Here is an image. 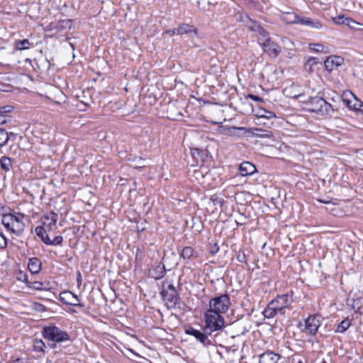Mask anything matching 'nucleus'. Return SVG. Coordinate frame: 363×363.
Segmentation results:
<instances>
[{"label": "nucleus", "instance_id": "nucleus-40", "mask_svg": "<svg viewBox=\"0 0 363 363\" xmlns=\"http://www.w3.org/2000/svg\"><path fill=\"white\" fill-rule=\"evenodd\" d=\"M16 279L18 281L25 282L27 285L29 283L28 275L23 272L22 271H19L16 274Z\"/></svg>", "mask_w": 363, "mask_h": 363}, {"label": "nucleus", "instance_id": "nucleus-33", "mask_svg": "<svg viewBox=\"0 0 363 363\" xmlns=\"http://www.w3.org/2000/svg\"><path fill=\"white\" fill-rule=\"evenodd\" d=\"M245 23L244 25L251 30H256L257 24L256 21L252 20L249 16L245 17Z\"/></svg>", "mask_w": 363, "mask_h": 363}, {"label": "nucleus", "instance_id": "nucleus-8", "mask_svg": "<svg viewBox=\"0 0 363 363\" xmlns=\"http://www.w3.org/2000/svg\"><path fill=\"white\" fill-rule=\"evenodd\" d=\"M293 302L291 296L283 294L278 296L275 299L271 301L272 306L276 307L277 311L281 312L284 308H288Z\"/></svg>", "mask_w": 363, "mask_h": 363}, {"label": "nucleus", "instance_id": "nucleus-41", "mask_svg": "<svg viewBox=\"0 0 363 363\" xmlns=\"http://www.w3.org/2000/svg\"><path fill=\"white\" fill-rule=\"evenodd\" d=\"M255 30H257L259 35L260 37L263 38L264 39V40L267 38H269L268 35V33L267 30H265L262 27H259L258 25L257 26V29Z\"/></svg>", "mask_w": 363, "mask_h": 363}, {"label": "nucleus", "instance_id": "nucleus-53", "mask_svg": "<svg viewBox=\"0 0 363 363\" xmlns=\"http://www.w3.org/2000/svg\"><path fill=\"white\" fill-rule=\"evenodd\" d=\"M316 58H314V57H311L310 60H313V63H316V61H315Z\"/></svg>", "mask_w": 363, "mask_h": 363}, {"label": "nucleus", "instance_id": "nucleus-13", "mask_svg": "<svg viewBox=\"0 0 363 363\" xmlns=\"http://www.w3.org/2000/svg\"><path fill=\"white\" fill-rule=\"evenodd\" d=\"M161 296L169 308H174L178 303L177 293H171L166 291H161Z\"/></svg>", "mask_w": 363, "mask_h": 363}, {"label": "nucleus", "instance_id": "nucleus-39", "mask_svg": "<svg viewBox=\"0 0 363 363\" xmlns=\"http://www.w3.org/2000/svg\"><path fill=\"white\" fill-rule=\"evenodd\" d=\"M45 219L49 220L50 222L49 225H55L57 221V214L53 212H51L48 216L45 217Z\"/></svg>", "mask_w": 363, "mask_h": 363}, {"label": "nucleus", "instance_id": "nucleus-18", "mask_svg": "<svg viewBox=\"0 0 363 363\" xmlns=\"http://www.w3.org/2000/svg\"><path fill=\"white\" fill-rule=\"evenodd\" d=\"M240 172L243 177L251 175L256 171L255 166L250 162H243L240 165Z\"/></svg>", "mask_w": 363, "mask_h": 363}, {"label": "nucleus", "instance_id": "nucleus-43", "mask_svg": "<svg viewBox=\"0 0 363 363\" xmlns=\"http://www.w3.org/2000/svg\"><path fill=\"white\" fill-rule=\"evenodd\" d=\"M357 25H359V23L357 21L352 18H347L346 26L351 28H355V26Z\"/></svg>", "mask_w": 363, "mask_h": 363}, {"label": "nucleus", "instance_id": "nucleus-35", "mask_svg": "<svg viewBox=\"0 0 363 363\" xmlns=\"http://www.w3.org/2000/svg\"><path fill=\"white\" fill-rule=\"evenodd\" d=\"M9 135L3 129H0V147L4 146L9 140Z\"/></svg>", "mask_w": 363, "mask_h": 363}, {"label": "nucleus", "instance_id": "nucleus-49", "mask_svg": "<svg viewBox=\"0 0 363 363\" xmlns=\"http://www.w3.org/2000/svg\"><path fill=\"white\" fill-rule=\"evenodd\" d=\"M166 33H168L170 35H173L174 34H177V28L176 29L168 30L166 31Z\"/></svg>", "mask_w": 363, "mask_h": 363}, {"label": "nucleus", "instance_id": "nucleus-21", "mask_svg": "<svg viewBox=\"0 0 363 363\" xmlns=\"http://www.w3.org/2000/svg\"><path fill=\"white\" fill-rule=\"evenodd\" d=\"M278 313L276 307L272 306L271 302L268 304L267 307L264 310L263 315L266 318H274Z\"/></svg>", "mask_w": 363, "mask_h": 363}, {"label": "nucleus", "instance_id": "nucleus-24", "mask_svg": "<svg viewBox=\"0 0 363 363\" xmlns=\"http://www.w3.org/2000/svg\"><path fill=\"white\" fill-rule=\"evenodd\" d=\"M0 164L3 170L9 172L12 167V160L9 157L3 156L0 160Z\"/></svg>", "mask_w": 363, "mask_h": 363}, {"label": "nucleus", "instance_id": "nucleus-56", "mask_svg": "<svg viewBox=\"0 0 363 363\" xmlns=\"http://www.w3.org/2000/svg\"><path fill=\"white\" fill-rule=\"evenodd\" d=\"M5 121H5V119H4V120H2V121H1V123H4Z\"/></svg>", "mask_w": 363, "mask_h": 363}, {"label": "nucleus", "instance_id": "nucleus-36", "mask_svg": "<svg viewBox=\"0 0 363 363\" xmlns=\"http://www.w3.org/2000/svg\"><path fill=\"white\" fill-rule=\"evenodd\" d=\"M333 21L337 25H346L347 18L344 15H339L333 17Z\"/></svg>", "mask_w": 363, "mask_h": 363}, {"label": "nucleus", "instance_id": "nucleus-28", "mask_svg": "<svg viewBox=\"0 0 363 363\" xmlns=\"http://www.w3.org/2000/svg\"><path fill=\"white\" fill-rule=\"evenodd\" d=\"M46 348L45 342L40 339H35L33 341V349L35 352H44Z\"/></svg>", "mask_w": 363, "mask_h": 363}, {"label": "nucleus", "instance_id": "nucleus-37", "mask_svg": "<svg viewBox=\"0 0 363 363\" xmlns=\"http://www.w3.org/2000/svg\"><path fill=\"white\" fill-rule=\"evenodd\" d=\"M16 108L13 105H6L0 107V113H10L16 111Z\"/></svg>", "mask_w": 363, "mask_h": 363}, {"label": "nucleus", "instance_id": "nucleus-4", "mask_svg": "<svg viewBox=\"0 0 363 363\" xmlns=\"http://www.w3.org/2000/svg\"><path fill=\"white\" fill-rule=\"evenodd\" d=\"M230 306V301L228 295L223 294L220 296L213 298L209 301V308L208 310H211L221 315L228 311Z\"/></svg>", "mask_w": 363, "mask_h": 363}, {"label": "nucleus", "instance_id": "nucleus-31", "mask_svg": "<svg viewBox=\"0 0 363 363\" xmlns=\"http://www.w3.org/2000/svg\"><path fill=\"white\" fill-rule=\"evenodd\" d=\"M350 325L351 324L350 320L347 318L345 319L338 324L336 332L342 333L349 328Z\"/></svg>", "mask_w": 363, "mask_h": 363}, {"label": "nucleus", "instance_id": "nucleus-23", "mask_svg": "<svg viewBox=\"0 0 363 363\" xmlns=\"http://www.w3.org/2000/svg\"><path fill=\"white\" fill-rule=\"evenodd\" d=\"M255 116H256L255 123L258 125L263 124L264 125H268L267 122L273 117L276 118V116H277V115H270L269 116L267 115H255Z\"/></svg>", "mask_w": 363, "mask_h": 363}, {"label": "nucleus", "instance_id": "nucleus-52", "mask_svg": "<svg viewBox=\"0 0 363 363\" xmlns=\"http://www.w3.org/2000/svg\"><path fill=\"white\" fill-rule=\"evenodd\" d=\"M213 202H214L215 204L216 203H220V201H218V199H213Z\"/></svg>", "mask_w": 363, "mask_h": 363}, {"label": "nucleus", "instance_id": "nucleus-27", "mask_svg": "<svg viewBox=\"0 0 363 363\" xmlns=\"http://www.w3.org/2000/svg\"><path fill=\"white\" fill-rule=\"evenodd\" d=\"M309 48L311 50H313L317 52H323V53H328V48L318 43H311L309 44Z\"/></svg>", "mask_w": 363, "mask_h": 363}, {"label": "nucleus", "instance_id": "nucleus-2", "mask_svg": "<svg viewBox=\"0 0 363 363\" xmlns=\"http://www.w3.org/2000/svg\"><path fill=\"white\" fill-rule=\"evenodd\" d=\"M25 216L23 213H5L2 216L1 223L8 231L21 236L25 230Z\"/></svg>", "mask_w": 363, "mask_h": 363}, {"label": "nucleus", "instance_id": "nucleus-25", "mask_svg": "<svg viewBox=\"0 0 363 363\" xmlns=\"http://www.w3.org/2000/svg\"><path fill=\"white\" fill-rule=\"evenodd\" d=\"M166 274V269L164 264H160L153 270V277L158 279L162 278Z\"/></svg>", "mask_w": 363, "mask_h": 363}, {"label": "nucleus", "instance_id": "nucleus-14", "mask_svg": "<svg viewBox=\"0 0 363 363\" xmlns=\"http://www.w3.org/2000/svg\"><path fill=\"white\" fill-rule=\"evenodd\" d=\"M344 59L340 56H330L324 61L325 69L331 72L343 63Z\"/></svg>", "mask_w": 363, "mask_h": 363}, {"label": "nucleus", "instance_id": "nucleus-57", "mask_svg": "<svg viewBox=\"0 0 363 363\" xmlns=\"http://www.w3.org/2000/svg\"><path fill=\"white\" fill-rule=\"evenodd\" d=\"M6 115H4V114L0 115V116H1V117H4Z\"/></svg>", "mask_w": 363, "mask_h": 363}, {"label": "nucleus", "instance_id": "nucleus-10", "mask_svg": "<svg viewBox=\"0 0 363 363\" xmlns=\"http://www.w3.org/2000/svg\"><path fill=\"white\" fill-rule=\"evenodd\" d=\"M186 333L188 335L194 336L204 347H208L213 345L212 341L208 337L209 335L208 333H205L203 330L200 331L193 328H190L186 330Z\"/></svg>", "mask_w": 363, "mask_h": 363}, {"label": "nucleus", "instance_id": "nucleus-32", "mask_svg": "<svg viewBox=\"0 0 363 363\" xmlns=\"http://www.w3.org/2000/svg\"><path fill=\"white\" fill-rule=\"evenodd\" d=\"M191 152L192 155V157L196 159L197 161L201 160L202 161L203 159V157L205 155V152L203 150L199 149V148H193L191 150Z\"/></svg>", "mask_w": 363, "mask_h": 363}, {"label": "nucleus", "instance_id": "nucleus-34", "mask_svg": "<svg viewBox=\"0 0 363 363\" xmlns=\"http://www.w3.org/2000/svg\"><path fill=\"white\" fill-rule=\"evenodd\" d=\"M44 285L45 284L40 281H29V283H28L27 286H28L29 288L35 289V290H43V289H45Z\"/></svg>", "mask_w": 363, "mask_h": 363}, {"label": "nucleus", "instance_id": "nucleus-55", "mask_svg": "<svg viewBox=\"0 0 363 363\" xmlns=\"http://www.w3.org/2000/svg\"><path fill=\"white\" fill-rule=\"evenodd\" d=\"M81 277V274H80V273H79V277ZM79 280H80V278H78L77 281H79Z\"/></svg>", "mask_w": 363, "mask_h": 363}, {"label": "nucleus", "instance_id": "nucleus-44", "mask_svg": "<svg viewBox=\"0 0 363 363\" xmlns=\"http://www.w3.org/2000/svg\"><path fill=\"white\" fill-rule=\"evenodd\" d=\"M162 291H166L171 293H177L174 286L172 284H168L167 289H164V286L163 285Z\"/></svg>", "mask_w": 363, "mask_h": 363}, {"label": "nucleus", "instance_id": "nucleus-30", "mask_svg": "<svg viewBox=\"0 0 363 363\" xmlns=\"http://www.w3.org/2000/svg\"><path fill=\"white\" fill-rule=\"evenodd\" d=\"M194 249L191 247H185L180 253V256L184 259H189L194 256Z\"/></svg>", "mask_w": 363, "mask_h": 363}, {"label": "nucleus", "instance_id": "nucleus-11", "mask_svg": "<svg viewBox=\"0 0 363 363\" xmlns=\"http://www.w3.org/2000/svg\"><path fill=\"white\" fill-rule=\"evenodd\" d=\"M60 298L61 301L67 305L82 306L79 303L78 296L69 291L62 292L60 294Z\"/></svg>", "mask_w": 363, "mask_h": 363}, {"label": "nucleus", "instance_id": "nucleus-19", "mask_svg": "<svg viewBox=\"0 0 363 363\" xmlns=\"http://www.w3.org/2000/svg\"><path fill=\"white\" fill-rule=\"evenodd\" d=\"M299 24L315 29H320L323 26L321 23L318 21L301 16L299 20Z\"/></svg>", "mask_w": 363, "mask_h": 363}, {"label": "nucleus", "instance_id": "nucleus-5", "mask_svg": "<svg viewBox=\"0 0 363 363\" xmlns=\"http://www.w3.org/2000/svg\"><path fill=\"white\" fill-rule=\"evenodd\" d=\"M221 133L231 137L242 138L255 135V130L258 129L245 128L244 127H235L227 125L221 126Z\"/></svg>", "mask_w": 363, "mask_h": 363}, {"label": "nucleus", "instance_id": "nucleus-3", "mask_svg": "<svg viewBox=\"0 0 363 363\" xmlns=\"http://www.w3.org/2000/svg\"><path fill=\"white\" fill-rule=\"evenodd\" d=\"M205 326L203 331L211 335L213 332L220 331L225 327L224 318L211 310H207L204 314Z\"/></svg>", "mask_w": 363, "mask_h": 363}, {"label": "nucleus", "instance_id": "nucleus-51", "mask_svg": "<svg viewBox=\"0 0 363 363\" xmlns=\"http://www.w3.org/2000/svg\"><path fill=\"white\" fill-rule=\"evenodd\" d=\"M358 111H359L362 113H363V103H362V106H359V108H358Z\"/></svg>", "mask_w": 363, "mask_h": 363}, {"label": "nucleus", "instance_id": "nucleus-54", "mask_svg": "<svg viewBox=\"0 0 363 363\" xmlns=\"http://www.w3.org/2000/svg\"><path fill=\"white\" fill-rule=\"evenodd\" d=\"M319 363H327L324 359H323L322 361H320Z\"/></svg>", "mask_w": 363, "mask_h": 363}, {"label": "nucleus", "instance_id": "nucleus-48", "mask_svg": "<svg viewBox=\"0 0 363 363\" xmlns=\"http://www.w3.org/2000/svg\"><path fill=\"white\" fill-rule=\"evenodd\" d=\"M237 259L239 262H245V255L244 254L238 255Z\"/></svg>", "mask_w": 363, "mask_h": 363}, {"label": "nucleus", "instance_id": "nucleus-29", "mask_svg": "<svg viewBox=\"0 0 363 363\" xmlns=\"http://www.w3.org/2000/svg\"><path fill=\"white\" fill-rule=\"evenodd\" d=\"M30 43L28 40L24 39L21 40H16L15 42V46L18 50H23L30 48Z\"/></svg>", "mask_w": 363, "mask_h": 363}, {"label": "nucleus", "instance_id": "nucleus-42", "mask_svg": "<svg viewBox=\"0 0 363 363\" xmlns=\"http://www.w3.org/2000/svg\"><path fill=\"white\" fill-rule=\"evenodd\" d=\"M6 246L7 239L2 233H0V249H4Z\"/></svg>", "mask_w": 363, "mask_h": 363}, {"label": "nucleus", "instance_id": "nucleus-17", "mask_svg": "<svg viewBox=\"0 0 363 363\" xmlns=\"http://www.w3.org/2000/svg\"><path fill=\"white\" fill-rule=\"evenodd\" d=\"M42 263L40 259L32 257L29 259L28 269L33 274H38L41 269Z\"/></svg>", "mask_w": 363, "mask_h": 363}, {"label": "nucleus", "instance_id": "nucleus-20", "mask_svg": "<svg viewBox=\"0 0 363 363\" xmlns=\"http://www.w3.org/2000/svg\"><path fill=\"white\" fill-rule=\"evenodd\" d=\"M301 16L294 12H286L281 16V19L286 23L299 24Z\"/></svg>", "mask_w": 363, "mask_h": 363}, {"label": "nucleus", "instance_id": "nucleus-22", "mask_svg": "<svg viewBox=\"0 0 363 363\" xmlns=\"http://www.w3.org/2000/svg\"><path fill=\"white\" fill-rule=\"evenodd\" d=\"M35 231L36 235L41 239V240L47 245L50 238L46 233L45 228L42 226H38L35 228Z\"/></svg>", "mask_w": 363, "mask_h": 363}, {"label": "nucleus", "instance_id": "nucleus-6", "mask_svg": "<svg viewBox=\"0 0 363 363\" xmlns=\"http://www.w3.org/2000/svg\"><path fill=\"white\" fill-rule=\"evenodd\" d=\"M321 316L319 315H310L305 320V329L303 331L310 335H315L320 325Z\"/></svg>", "mask_w": 363, "mask_h": 363}, {"label": "nucleus", "instance_id": "nucleus-9", "mask_svg": "<svg viewBox=\"0 0 363 363\" xmlns=\"http://www.w3.org/2000/svg\"><path fill=\"white\" fill-rule=\"evenodd\" d=\"M342 101L350 111H358L359 106H362V102L358 99L351 91L344 94Z\"/></svg>", "mask_w": 363, "mask_h": 363}, {"label": "nucleus", "instance_id": "nucleus-12", "mask_svg": "<svg viewBox=\"0 0 363 363\" xmlns=\"http://www.w3.org/2000/svg\"><path fill=\"white\" fill-rule=\"evenodd\" d=\"M314 103L317 107L311 109V111L316 112L318 113H329L333 111V108L331 104H328L325 100L322 98H317L314 100Z\"/></svg>", "mask_w": 363, "mask_h": 363}, {"label": "nucleus", "instance_id": "nucleus-50", "mask_svg": "<svg viewBox=\"0 0 363 363\" xmlns=\"http://www.w3.org/2000/svg\"><path fill=\"white\" fill-rule=\"evenodd\" d=\"M211 122L214 124H221L223 123V121H212Z\"/></svg>", "mask_w": 363, "mask_h": 363}, {"label": "nucleus", "instance_id": "nucleus-1", "mask_svg": "<svg viewBox=\"0 0 363 363\" xmlns=\"http://www.w3.org/2000/svg\"><path fill=\"white\" fill-rule=\"evenodd\" d=\"M42 335L45 340L51 342L48 344L50 348H55L57 343L70 340L69 335L53 323L44 326Z\"/></svg>", "mask_w": 363, "mask_h": 363}, {"label": "nucleus", "instance_id": "nucleus-7", "mask_svg": "<svg viewBox=\"0 0 363 363\" xmlns=\"http://www.w3.org/2000/svg\"><path fill=\"white\" fill-rule=\"evenodd\" d=\"M260 44L264 51L271 57L276 58L281 51V47L272 41L270 38H267L265 40L260 43Z\"/></svg>", "mask_w": 363, "mask_h": 363}, {"label": "nucleus", "instance_id": "nucleus-38", "mask_svg": "<svg viewBox=\"0 0 363 363\" xmlns=\"http://www.w3.org/2000/svg\"><path fill=\"white\" fill-rule=\"evenodd\" d=\"M63 238L61 235L56 236L53 240H50L49 238V240L47 243V245H60L62 243Z\"/></svg>", "mask_w": 363, "mask_h": 363}, {"label": "nucleus", "instance_id": "nucleus-16", "mask_svg": "<svg viewBox=\"0 0 363 363\" xmlns=\"http://www.w3.org/2000/svg\"><path fill=\"white\" fill-rule=\"evenodd\" d=\"M188 34L190 36L198 35L197 30L189 24H182L177 28V35Z\"/></svg>", "mask_w": 363, "mask_h": 363}, {"label": "nucleus", "instance_id": "nucleus-45", "mask_svg": "<svg viewBox=\"0 0 363 363\" xmlns=\"http://www.w3.org/2000/svg\"><path fill=\"white\" fill-rule=\"evenodd\" d=\"M209 251L212 255H215L219 251V247L217 244L211 245L209 247Z\"/></svg>", "mask_w": 363, "mask_h": 363}, {"label": "nucleus", "instance_id": "nucleus-47", "mask_svg": "<svg viewBox=\"0 0 363 363\" xmlns=\"http://www.w3.org/2000/svg\"><path fill=\"white\" fill-rule=\"evenodd\" d=\"M245 16H249L247 14H242V13H240L239 16H238V20L240 22H242L243 24L245 23Z\"/></svg>", "mask_w": 363, "mask_h": 363}, {"label": "nucleus", "instance_id": "nucleus-15", "mask_svg": "<svg viewBox=\"0 0 363 363\" xmlns=\"http://www.w3.org/2000/svg\"><path fill=\"white\" fill-rule=\"evenodd\" d=\"M280 359L279 354L266 351L259 356V363H277Z\"/></svg>", "mask_w": 363, "mask_h": 363}, {"label": "nucleus", "instance_id": "nucleus-26", "mask_svg": "<svg viewBox=\"0 0 363 363\" xmlns=\"http://www.w3.org/2000/svg\"><path fill=\"white\" fill-rule=\"evenodd\" d=\"M352 306L356 312L363 313V296L354 299Z\"/></svg>", "mask_w": 363, "mask_h": 363}, {"label": "nucleus", "instance_id": "nucleus-46", "mask_svg": "<svg viewBox=\"0 0 363 363\" xmlns=\"http://www.w3.org/2000/svg\"><path fill=\"white\" fill-rule=\"evenodd\" d=\"M247 97L252 99L255 101H257V102H262L263 101V100L261 97H259L258 96L253 95V94H249Z\"/></svg>", "mask_w": 363, "mask_h": 363}]
</instances>
